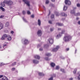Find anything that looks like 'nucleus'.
Returning <instances> with one entry per match:
<instances>
[{
	"label": "nucleus",
	"mask_w": 80,
	"mask_h": 80,
	"mask_svg": "<svg viewBox=\"0 0 80 80\" xmlns=\"http://www.w3.org/2000/svg\"><path fill=\"white\" fill-rule=\"evenodd\" d=\"M72 38V37L69 35H68L66 36V37H65L64 38V40L65 41V42H68V41H69V40H70Z\"/></svg>",
	"instance_id": "f257e3e1"
},
{
	"label": "nucleus",
	"mask_w": 80,
	"mask_h": 80,
	"mask_svg": "<svg viewBox=\"0 0 80 80\" xmlns=\"http://www.w3.org/2000/svg\"><path fill=\"white\" fill-rule=\"evenodd\" d=\"M3 2L6 4H8V5H9V6L12 5L13 4V2L11 0L7 1L5 0Z\"/></svg>",
	"instance_id": "f03ea898"
},
{
	"label": "nucleus",
	"mask_w": 80,
	"mask_h": 80,
	"mask_svg": "<svg viewBox=\"0 0 80 80\" xmlns=\"http://www.w3.org/2000/svg\"><path fill=\"white\" fill-rule=\"evenodd\" d=\"M65 2L66 5H71V2H70L69 0H65Z\"/></svg>",
	"instance_id": "7ed1b4c3"
},
{
	"label": "nucleus",
	"mask_w": 80,
	"mask_h": 80,
	"mask_svg": "<svg viewBox=\"0 0 80 80\" xmlns=\"http://www.w3.org/2000/svg\"><path fill=\"white\" fill-rule=\"evenodd\" d=\"M50 44H52L53 43V39L52 38H50L48 40Z\"/></svg>",
	"instance_id": "20e7f679"
},
{
	"label": "nucleus",
	"mask_w": 80,
	"mask_h": 80,
	"mask_svg": "<svg viewBox=\"0 0 80 80\" xmlns=\"http://www.w3.org/2000/svg\"><path fill=\"white\" fill-rule=\"evenodd\" d=\"M23 1L25 2V3L28 5V6H30V2L28 1L27 0H23Z\"/></svg>",
	"instance_id": "39448f33"
},
{
	"label": "nucleus",
	"mask_w": 80,
	"mask_h": 80,
	"mask_svg": "<svg viewBox=\"0 0 80 80\" xmlns=\"http://www.w3.org/2000/svg\"><path fill=\"white\" fill-rule=\"evenodd\" d=\"M64 32H65V31H62V33H60L59 35H58L56 36V38H58L60 37H61V35H60V34H62V33H64Z\"/></svg>",
	"instance_id": "423d86ee"
},
{
	"label": "nucleus",
	"mask_w": 80,
	"mask_h": 80,
	"mask_svg": "<svg viewBox=\"0 0 80 80\" xmlns=\"http://www.w3.org/2000/svg\"><path fill=\"white\" fill-rule=\"evenodd\" d=\"M59 48L60 47H59V46H56V48H54V49L52 50V52H57V51L58 50V48Z\"/></svg>",
	"instance_id": "0eeeda50"
},
{
	"label": "nucleus",
	"mask_w": 80,
	"mask_h": 80,
	"mask_svg": "<svg viewBox=\"0 0 80 80\" xmlns=\"http://www.w3.org/2000/svg\"><path fill=\"white\" fill-rule=\"evenodd\" d=\"M37 34L38 36H41L42 35V31L40 30L38 31Z\"/></svg>",
	"instance_id": "6e6552de"
},
{
	"label": "nucleus",
	"mask_w": 80,
	"mask_h": 80,
	"mask_svg": "<svg viewBox=\"0 0 80 80\" xmlns=\"http://www.w3.org/2000/svg\"><path fill=\"white\" fill-rule=\"evenodd\" d=\"M24 42L25 45H27V44L29 43V41L27 39H25Z\"/></svg>",
	"instance_id": "1a4fd4ad"
},
{
	"label": "nucleus",
	"mask_w": 80,
	"mask_h": 80,
	"mask_svg": "<svg viewBox=\"0 0 80 80\" xmlns=\"http://www.w3.org/2000/svg\"><path fill=\"white\" fill-rule=\"evenodd\" d=\"M2 80H9L7 77H4L2 78Z\"/></svg>",
	"instance_id": "9d476101"
},
{
	"label": "nucleus",
	"mask_w": 80,
	"mask_h": 80,
	"mask_svg": "<svg viewBox=\"0 0 80 80\" xmlns=\"http://www.w3.org/2000/svg\"><path fill=\"white\" fill-rule=\"evenodd\" d=\"M34 58H36L37 59H40V57L38 55H36L34 56Z\"/></svg>",
	"instance_id": "9b49d317"
},
{
	"label": "nucleus",
	"mask_w": 80,
	"mask_h": 80,
	"mask_svg": "<svg viewBox=\"0 0 80 80\" xmlns=\"http://www.w3.org/2000/svg\"><path fill=\"white\" fill-rule=\"evenodd\" d=\"M56 25H58V26H63V24H62L59 22L56 23Z\"/></svg>",
	"instance_id": "f8f14e48"
},
{
	"label": "nucleus",
	"mask_w": 80,
	"mask_h": 80,
	"mask_svg": "<svg viewBox=\"0 0 80 80\" xmlns=\"http://www.w3.org/2000/svg\"><path fill=\"white\" fill-rule=\"evenodd\" d=\"M7 38L8 40H9V41H10L12 40V38L11 37H10V36L7 37Z\"/></svg>",
	"instance_id": "ddd939ff"
},
{
	"label": "nucleus",
	"mask_w": 80,
	"mask_h": 80,
	"mask_svg": "<svg viewBox=\"0 0 80 80\" xmlns=\"http://www.w3.org/2000/svg\"><path fill=\"white\" fill-rule=\"evenodd\" d=\"M33 62L34 63H38V61H37V60H33Z\"/></svg>",
	"instance_id": "4468645a"
},
{
	"label": "nucleus",
	"mask_w": 80,
	"mask_h": 80,
	"mask_svg": "<svg viewBox=\"0 0 80 80\" xmlns=\"http://www.w3.org/2000/svg\"><path fill=\"white\" fill-rule=\"evenodd\" d=\"M38 25H39V26H40V25H41V21H40V20L39 19L38 20Z\"/></svg>",
	"instance_id": "2eb2a0df"
},
{
	"label": "nucleus",
	"mask_w": 80,
	"mask_h": 80,
	"mask_svg": "<svg viewBox=\"0 0 80 80\" xmlns=\"http://www.w3.org/2000/svg\"><path fill=\"white\" fill-rule=\"evenodd\" d=\"M51 67H53L55 66V63L52 62L51 64Z\"/></svg>",
	"instance_id": "dca6fc26"
},
{
	"label": "nucleus",
	"mask_w": 80,
	"mask_h": 80,
	"mask_svg": "<svg viewBox=\"0 0 80 80\" xmlns=\"http://www.w3.org/2000/svg\"><path fill=\"white\" fill-rule=\"evenodd\" d=\"M9 26V22H8L6 23L5 27H8Z\"/></svg>",
	"instance_id": "f3484780"
},
{
	"label": "nucleus",
	"mask_w": 80,
	"mask_h": 80,
	"mask_svg": "<svg viewBox=\"0 0 80 80\" xmlns=\"http://www.w3.org/2000/svg\"><path fill=\"white\" fill-rule=\"evenodd\" d=\"M67 7L65 6H64L63 8V10H64V11H65L66 10H67Z\"/></svg>",
	"instance_id": "a211bd4d"
},
{
	"label": "nucleus",
	"mask_w": 80,
	"mask_h": 80,
	"mask_svg": "<svg viewBox=\"0 0 80 80\" xmlns=\"http://www.w3.org/2000/svg\"><path fill=\"white\" fill-rule=\"evenodd\" d=\"M71 13L75 14V10H72L71 11Z\"/></svg>",
	"instance_id": "6ab92c4d"
},
{
	"label": "nucleus",
	"mask_w": 80,
	"mask_h": 80,
	"mask_svg": "<svg viewBox=\"0 0 80 80\" xmlns=\"http://www.w3.org/2000/svg\"><path fill=\"white\" fill-rule=\"evenodd\" d=\"M0 8L1 10H2V11H3V12L5 11V9L2 7H0Z\"/></svg>",
	"instance_id": "aec40b11"
},
{
	"label": "nucleus",
	"mask_w": 80,
	"mask_h": 80,
	"mask_svg": "<svg viewBox=\"0 0 80 80\" xmlns=\"http://www.w3.org/2000/svg\"><path fill=\"white\" fill-rule=\"evenodd\" d=\"M62 16H65V17H67V14H65V13L64 12H63L62 13Z\"/></svg>",
	"instance_id": "412c9836"
},
{
	"label": "nucleus",
	"mask_w": 80,
	"mask_h": 80,
	"mask_svg": "<svg viewBox=\"0 0 80 80\" xmlns=\"http://www.w3.org/2000/svg\"><path fill=\"white\" fill-rule=\"evenodd\" d=\"M47 56H48V57H49V56H51V55L50 53H47L46 54Z\"/></svg>",
	"instance_id": "4be33fe9"
},
{
	"label": "nucleus",
	"mask_w": 80,
	"mask_h": 80,
	"mask_svg": "<svg viewBox=\"0 0 80 80\" xmlns=\"http://www.w3.org/2000/svg\"><path fill=\"white\" fill-rule=\"evenodd\" d=\"M3 27V25L0 24V30L2 29Z\"/></svg>",
	"instance_id": "5701e85b"
},
{
	"label": "nucleus",
	"mask_w": 80,
	"mask_h": 80,
	"mask_svg": "<svg viewBox=\"0 0 80 80\" xmlns=\"http://www.w3.org/2000/svg\"><path fill=\"white\" fill-rule=\"evenodd\" d=\"M60 68V67L58 66H57L56 67V70H58Z\"/></svg>",
	"instance_id": "b1692460"
},
{
	"label": "nucleus",
	"mask_w": 80,
	"mask_h": 80,
	"mask_svg": "<svg viewBox=\"0 0 80 80\" xmlns=\"http://www.w3.org/2000/svg\"><path fill=\"white\" fill-rule=\"evenodd\" d=\"M17 63V62H15L13 63H12L11 65L12 66H14V65H16V64Z\"/></svg>",
	"instance_id": "393cba45"
},
{
	"label": "nucleus",
	"mask_w": 80,
	"mask_h": 80,
	"mask_svg": "<svg viewBox=\"0 0 80 80\" xmlns=\"http://www.w3.org/2000/svg\"><path fill=\"white\" fill-rule=\"evenodd\" d=\"M39 75L40 76L44 75V74H43V73H40V72L39 73Z\"/></svg>",
	"instance_id": "a878e982"
},
{
	"label": "nucleus",
	"mask_w": 80,
	"mask_h": 80,
	"mask_svg": "<svg viewBox=\"0 0 80 80\" xmlns=\"http://www.w3.org/2000/svg\"><path fill=\"white\" fill-rule=\"evenodd\" d=\"M1 39H2V40H5V37H4L3 36L1 38Z\"/></svg>",
	"instance_id": "bb28decb"
},
{
	"label": "nucleus",
	"mask_w": 80,
	"mask_h": 80,
	"mask_svg": "<svg viewBox=\"0 0 80 80\" xmlns=\"http://www.w3.org/2000/svg\"><path fill=\"white\" fill-rule=\"evenodd\" d=\"M77 68L75 69L74 71L73 72V73H76V72L77 71Z\"/></svg>",
	"instance_id": "cd10ccee"
},
{
	"label": "nucleus",
	"mask_w": 80,
	"mask_h": 80,
	"mask_svg": "<svg viewBox=\"0 0 80 80\" xmlns=\"http://www.w3.org/2000/svg\"><path fill=\"white\" fill-rule=\"evenodd\" d=\"M4 3L3 2L1 3V5L2 7H5V4H4Z\"/></svg>",
	"instance_id": "c85d7f7f"
},
{
	"label": "nucleus",
	"mask_w": 80,
	"mask_h": 80,
	"mask_svg": "<svg viewBox=\"0 0 80 80\" xmlns=\"http://www.w3.org/2000/svg\"><path fill=\"white\" fill-rule=\"evenodd\" d=\"M60 71H61V72H63V73L65 72L64 71V69H61Z\"/></svg>",
	"instance_id": "c756f323"
},
{
	"label": "nucleus",
	"mask_w": 80,
	"mask_h": 80,
	"mask_svg": "<svg viewBox=\"0 0 80 80\" xmlns=\"http://www.w3.org/2000/svg\"><path fill=\"white\" fill-rule=\"evenodd\" d=\"M3 36L5 37V38H7V37H8V36H7V34H4L3 35Z\"/></svg>",
	"instance_id": "7c9ffc66"
},
{
	"label": "nucleus",
	"mask_w": 80,
	"mask_h": 80,
	"mask_svg": "<svg viewBox=\"0 0 80 80\" xmlns=\"http://www.w3.org/2000/svg\"><path fill=\"white\" fill-rule=\"evenodd\" d=\"M49 3V1L48 0H47L46 1V4H48Z\"/></svg>",
	"instance_id": "2f4dec72"
},
{
	"label": "nucleus",
	"mask_w": 80,
	"mask_h": 80,
	"mask_svg": "<svg viewBox=\"0 0 80 80\" xmlns=\"http://www.w3.org/2000/svg\"><path fill=\"white\" fill-rule=\"evenodd\" d=\"M23 18V20H24V22H27V20H26L24 18Z\"/></svg>",
	"instance_id": "473e14b6"
},
{
	"label": "nucleus",
	"mask_w": 80,
	"mask_h": 80,
	"mask_svg": "<svg viewBox=\"0 0 80 80\" xmlns=\"http://www.w3.org/2000/svg\"><path fill=\"white\" fill-rule=\"evenodd\" d=\"M5 65V64H2V63H0V67H2V65Z\"/></svg>",
	"instance_id": "72a5a7b5"
},
{
	"label": "nucleus",
	"mask_w": 80,
	"mask_h": 80,
	"mask_svg": "<svg viewBox=\"0 0 80 80\" xmlns=\"http://www.w3.org/2000/svg\"><path fill=\"white\" fill-rule=\"evenodd\" d=\"M50 6H51V7H54V5L53 4H51L50 5Z\"/></svg>",
	"instance_id": "f704fd0d"
},
{
	"label": "nucleus",
	"mask_w": 80,
	"mask_h": 80,
	"mask_svg": "<svg viewBox=\"0 0 80 80\" xmlns=\"http://www.w3.org/2000/svg\"><path fill=\"white\" fill-rule=\"evenodd\" d=\"M4 17V16L1 15L0 16V18H3Z\"/></svg>",
	"instance_id": "c9c22d12"
},
{
	"label": "nucleus",
	"mask_w": 80,
	"mask_h": 80,
	"mask_svg": "<svg viewBox=\"0 0 80 80\" xmlns=\"http://www.w3.org/2000/svg\"><path fill=\"white\" fill-rule=\"evenodd\" d=\"M27 13L28 14V15H30L31 13H30V12L29 11H27Z\"/></svg>",
	"instance_id": "e433bc0d"
},
{
	"label": "nucleus",
	"mask_w": 80,
	"mask_h": 80,
	"mask_svg": "<svg viewBox=\"0 0 80 80\" xmlns=\"http://www.w3.org/2000/svg\"><path fill=\"white\" fill-rule=\"evenodd\" d=\"M51 18H54V15H52L51 16Z\"/></svg>",
	"instance_id": "4c0bfd02"
},
{
	"label": "nucleus",
	"mask_w": 80,
	"mask_h": 80,
	"mask_svg": "<svg viewBox=\"0 0 80 80\" xmlns=\"http://www.w3.org/2000/svg\"><path fill=\"white\" fill-rule=\"evenodd\" d=\"M46 60H49L50 59L48 58H45Z\"/></svg>",
	"instance_id": "58836bf2"
},
{
	"label": "nucleus",
	"mask_w": 80,
	"mask_h": 80,
	"mask_svg": "<svg viewBox=\"0 0 80 80\" xmlns=\"http://www.w3.org/2000/svg\"><path fill=\"white\" fill-rule=\"evenodd\" d=\"M49 80H53V77H52L51 78L49 79Z\"/></svg>",
	"instance_id": "ea45409f"
},
{
	"label": "nucleus",
	"mask_w": 80,
	"mask_h": 80,
	"mask_svg": "<svg viewBox=\"0 0 80 80\" xmlns=\"http://www.w3.org/2000/svg\"><path fill=\"white\" fill-rule=\"evenodd\" d=\"M78 79L80 80V74H79V76L78 77Z\"/></svg>",
	"instance_id": "a19ab883"
},
{
	"label": "nucleus",
	"mask_w": 80,
	"mask_h": 80,
	"mask_svg": "<svg viewBox=\"0 0 80 80\" xmlns=\"http://www.w3.org/2000/svg\"><path fill=\"white\" fill-rule=\"evenodd\" d=\"M80 15V13H77L75 15L76 16H78V15Z\"/></svg>",
	"instance_id": "79ce46f5"
},
{
	"label": "nucleus",
	"mask_w": 80,
	"mask_h": 80,
	"mask_svg": "<svg viewBox=\"0 0 80 80\" xmlns=\"http://www.w3.org/2000/svg\"><path fill=\"white\" fill-rule=\"evenodd\" d=\"M15 70V68H12V71H14Z\"/></svg>",
	"instance_id": "37998d69"
},
{
	"label": "nucleus",
	"mask_w": 80,
	"mask_h": 80,
	"mask_svg": "<svg viewBox=\"0 0 80 80\" xmlns=\"http://www.w3.org/2000/svg\"><path fill=\"white\" fill-rule=\"evenodd\" d=\"M56 16H58L59 15L58 14V12H56Z\"/></svg>",
	"instance_id": "c03bdc74"
},
{
	"label": "nucleus",
	"mask_w": 80,
	"mask_h": 80,
	"mask_svg": "<svg viewBox=\"0 0 80 80\" xmlns=\"http://www.w3.org/2000/svg\"><path fill=\"white\" fill-rule=\"evenodd\" d=\"M53 30V28H51L50 29V31L51 32H52Z\"/></svg>",
	"instance_id": "a18cd8bd"
},
{
	"label": "nucleus",
	"mask_w": 80,
	"mask_h": 80,
	"mask_svg": "<svg viewBox=\"0 0 80 80\" xmlns=\"http://www.w3.org/2000/svg\"><path fill=\"white\" fill-rule=\"evenodd\" d=\"M48 47V45H46L44 46V47Z\"/></svg>",
	"instance_id": "49530a36"
},
{
	"label": "nucleus",
	"mask_w": 80,
	"mask_h": 80,
	"mask_svg": "<svg viewBox=\"0 0 80 80\" xmlns=\"http://www.w3.org/2000/svg\"><path fill=\"white\" fill-rule=\"evenodd\" d=\"M77 6L78 7H80V4H77Z\"/></svg>",
	"instance_id": "de8ad7c7"
},
{
	"label": "nucleus",
	"mask_w": 80,
	"mask_h": 80,
	"mask_svg": "<svg viewBox=\"0 0 80 80\" xmlns=\"http://www.w3.org/2000/svg\"><path fill=\"white\" fill-rule=\"evenodd\" d=\"M49 23H50V24H52V21H49Z\"/></svg>",
	"instance_id": "09e8293b"
},
{
	"label": "nucleus",
	"mask_w": 80,
	"mask_h": 80,
	"mask_svg": "<svg viewBox=\"0 0 80 80\" xmlns=\"http://www.w3.org/2000/svg\"><path fill=\"white\" fill-rule=\"evenodd\" d=\"M11 33H12V34H13L14 32H13V31H12L11 32Z\"/></svg>",
	"instance_id": "8fccbe9b"
},
{
	"label": "nucleus",
	"mask_w": 80,
	"mask_h": 80,
	"mask_svg": "<svg viewBox=\"0 0 80 80\" xmlns=\"http://www.w3.org/2000/svg\"><path fill=\"white\" fill-rule=\"evenodd\" d=\"M39 50L40 51H42L43 50V49L42 48H40L39 49Z\"/></svg>",
	"instance_id": "3c124183"
},
{
	"label": "nucleus",
	"mask_w": 80,
	"mask_h": 80,
	"mask_svg": "<svg viewBox=\"0 0 80 80\" xmlns=\"http://www.w3.org/2000/svg\"><path fill=\"white\" fill-rule=\"evenodd\" d=\"M31 17H32V18H34V15H31Z\"/></svg>",
	"instance_id": "603ef678"
},
{
	"label": "nucleus",
	"mask_w": 80,
	"mask_h": 80,
	"mask_svg": "<svg viewBox=\"0 0 80 80\" xmlns=\"http://www.w3.org/2000/svg\"><path fill=\"white\" fill-rule=\"evenodd\" d=\"M22 13H23V14H25V11H23L22 12Z\"/></svg>",
	"instance_id": "864d4df0"
},
{
	"label": "nucleus",
	"mask_w": 80,
	"mask_h": 80,
	"mask_svg": "<svg viewBox=\"0 0 80 80\" xmlns=\"http://www.w3.org/2000/svg\"><path fill=\"white\" fill-rule=\"evenodd\" d=\"M3 77V75H0V78H2Z\"/></svg>",
	"instance_id": "5fc2aeb1"
},
{
	"label": "nucleus",
	"mask_w": 80,
	"mask_h": 80,
	"mask_svg": "<svg viewBox=\"0 0 80 80\" xmlns=\"http://www.w3.org/2000/svg\"><path fill=\"white\" fill-rule=\"evenodd\" d=\"M66 50L67 51H68V50H69V48H67L66 49Z\"/></svg>",
	"instance_id": "6e6d98bb"
},
{
	"label": "nucleus",
	"mask_w": 80,
	"mask_h": 80,
	"mask_svg": "<svg viewBox=\"0 0 80 80\" xmlns=\"http://www.w3.org/2000/svg\"><path fill=\"white\" fill-rule=\"evenodd\" d=\"M78 24H79V25H80V21H79L78 22Z\"/></svg>",
	"instance_id": "4d7b16f0"
},
{
	"label": "nucleus",
	"mask_w": 80,
	"mask_h": 80,
	"mask_svg": "<svg viewBox=\"0 0 80 80\" xmlns=\"http://www.w3.org/2000/svg\"><path fill=\"white\" fill-rule=\"evenodd\" d=\"M6 46H7V45H6V44L4 45L3 48L4 47H6Z\"/></svg>",
	"instance_id": "13d9d810"
},
{
	"label": "nucleus",
	"mask_w": 80,
	"mask_h": 80,
	"mask_svg": "<svg viewBox=\"0 0 80 80\" xmlns=\"http://www.w3.org/2000/svg\"><path fill=\"white\" fill-rule=\"evenodd\" d=\"M69 80H73V78H70L69 79Z\"/></svg>",
	"instance_id": "bf43d9fd"
},
{
	"label": "nucleus",
	"mask_w": 80,
	"mask_h": 80,
	"mask_svg": "<svg viewBox=\"0 0 80 80\" xmlns=\"http://www.w3.org/2000/svg\"><path fill=\"white\" fill-rule=\"evenodd\" d=\"M58 30H61V29L60 28H58Z\"/></svg>",
	"instance_id": "052dcab7"
},
{
	"label": "nucleus",
	"mask_w": 80,
	"mask_h": 80,
	"mask_svg": "<svg viewBox=\"0 0 80 80\" xmlns=\"http://www.w3.org/2000/svg\"><path fill=\"white\" fill-rule=\"evenodd\" d=\"M50 14V12L49 11V13L48 15H49Z\"/></svg>",
	"instance_id": "680f3d73"
},
{
	"label": "nucleus",
	"mask_w": 80,
	"mask_h": 80,
	"mask_svg": "<svg viewBox=\"0 0 80 80\" xmlns=\"http://www.w3.org/2000/svg\"><path fill=\"white\" fill-rule=\"evenodd\" d=\"M52 2H55V0H51Z\"/></svg>",
	"instance_id": "e2e57ef3"
},
{
	"label": "nucleus",
	"mask_w": 80,
	"mask_h": 80,
	"mask_svg": "<svg viewBox=\"0 0 80 80\" xmlns=\"http://www.w3.org/2000/svg\"><path fill=\"white\" fill-rule=\"evenodd\" d=\"M76 19H77V20H78V19H79V18H76Z\"/></svg>",
	"instance_id": "0e129e2a"
},
{
	"label": "nucleus",
	"mask_w": 80,
	"mask_h": 80,
	"mask_svg": "<svg viewBox=\"0 0 80 80\" xmlns=\"http://www.w3.org/2000/svg\"><path fill=\"white\" fill-rule=\"evenodd\" d=\"M56 76V75L55 74H54V76H53V77H55Z\"/></svg>",
	"instance_id": "69168bd1"
},
{
	"label": "nucleus",
	"mask_w": 80,
	"mask_h": 80,
	"mask_svg": "<svg viewBox=\"0 0 80 80\" xmlns=\"http://www.w3.org/2000/svg\"><path fill=\"white\" fill-rule=\"evenodd\" d=\"M43 8L45 9V7H44V6H43Z\"/></svg>",
	"instance_id": "338daca9"
},
{
	"label": "nucleus",
	"mask_w": 80,
	"mask_h": 80,
	"mask_svg": "<svg viewBox=\"0 0 80 80\" xmlns=\"http://www.w3.org/2000/svg\"><path fill=\"white\" fill-rule=\"evenodd\" d=\"M39 47V45H38V47Z\"/></svg>",
	"instance_id": "774afa93"
}]
</instances>
